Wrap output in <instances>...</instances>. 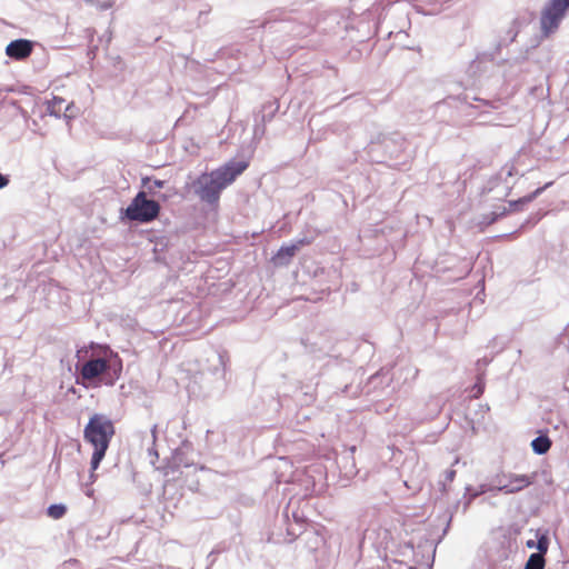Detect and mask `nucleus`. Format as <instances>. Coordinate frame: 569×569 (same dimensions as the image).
I'll list each match as a JSON object with an SVG mask.
<instances>
[{
    "mask_svg": "<svg viewBox=\"0 0 569 569\" xmlns=\"http://www.w3.org/2000/svg\"><path fill=\"white\" fill-rule=\"evenodd\" d=\"M76 358L79 377L84 386H113L121 376L122 361L107 346L90 343L81 347L77 350Z\"/></svg>",
    "mask_w": 569,
    "mask_h": 569,
    "instance_id": "f257e3e1",
    "label": "nucleus"
},
{
    "mask_svg": "<svg viewBox=\"0 0 569 569\" xmlns=\"http://www.w3.org/2000/svg\"><path fill=\"white\" fill-rule=\"evenodd\" d=\"M248 167L244 160L230 161L224 166L201 174L193 183L194 193L204 202L216 204L221 191L231 184Z\"/></svg>",
    "mask_w": 569,
    "mask_h": 569,
    "instance_id": "f03ea898",
    "label": "nucleus"
},
{
    "mask_svg": "<svg viewBox=\"0 0 569 569\" xmlns=\"http://www.w3.org/2000/svg\"><path fill=\"white\" fill-rule=\"evenodd\" d=\"M114 435V428L110 419L103 415H93L84 428V439L92 445L90 481L96 480L94 470L103 459L109 442Z\"/></svg>",
    "mask_w": 569,
    "mask_h": 569,
    "instance_id": "7ed1b4c3",
    "label": "nucleus"
},
{
    "mask_svg": "<svg viewBox=\"0 0 569 569\" xmlns=\"http://www.w3.org/2000/svg\"><path fill=\"white\" fill-rule=\"evenodd\" d=\"M160 211L157 201L148 199L144 192H139L123 210V217L131 221L150 222L154 220Z\"/></svg>",
    "mask_w": 569,
    "mask_h": 569,
    "instance_id": "20e7f679",
    "label": "nucleus"
},
{
    "mask_svg": "<svg viewBox=\"0 0 569 569\" xmlns=\"http://www.w3.org/2000/svg\"><path fill=\"white\" fill-rule=\"evenodd\" d=\"M567 11H569V0H550L541 11V32L546 37L553 33L558 29Z\"/></svg>",
    "mask_w": 569,
    "mask_h": 569,
    "instance_id": "39448f33",
    "label": "nucleus"
},
{
    "mask_svg": "<svg viewBox=\"0 0 569 569\" xmlns=\"http://www.w3.org/2000/svg\"><path fill=\"white\" fill-rule=\"evenodd\" d=\"M532 483V479L527 475L510 473L498 477L496 489L506 493L518 492Z\"/></svg>",
    "mask_w": 569,
    "mask_h": 569,
    "instance_id": "423d86ee",
    "label": "nucleus"
},
{
    "mask_svg": "<svg viewBox=\"0 0 569 569\" xmlns=\"http://www.w3.org/2000/svg\"><path fill=\"white\" fill-rule=\"evenodd\" d=\"M32 44L28 40H14L7 46L6 52L14 59H23L31 53Z\"/></svg>",
    "mask_w": 569,
    "mask_h": 569,
    "instance_id": "0eeeda50",
    "label": "nucleus"
},
{
    "mask_svg": "<svg viewBox=\"0 0 569 569\" xmlns=\"http://www.w3.org/2000/svg\"><path fill=\"white\" fill-rule=\"evenodd\" d=\"M64 99L60 97H53L50 101L47 102V111L52 116L59 117L62 110H64L63 116L66 118H73L76 116L72 111L73 106L71 103L64 106Z\"/></svg>",
    "mask_w": 569,
    "mask_h": 569,
    "instance_id": "6e6552de",
    "label": "nucleus"
},
{
    "mask_svg": "<svg viewBox=\"0 0 569 569\" xmlns=\"http://www.w3.org/2000/svg\"><path fill=\"white\" fill-rule=\"evenodd\" d=\"M302 242L288 244L281 247L278 252L272 258L274 264L283 266L287 264L290 259L296 254V252L299 250Z\"/></svg>",
    "mask_w": 569,
    "mask_h": 569,
    "instance_id": "1a4fd4ad",
    "label": "nucleus"
},
{
    "mask_svg": "<svg viewBox=\"0 0 569 569\" xmlns=\"http://www.w3.org/2000/svg\"><path fill=\"white\" fill-rule=\"evenodd\" d=\"M551 446L550 440L547 437H538L532 440L531 447L532 450L538 455L546 453Z\"/></svg>",
    "mask_w": 569,
    "mask_h": 569,
    "instance_id": "9d476101",
    "label": "nucleus"
},
{
    "mask_svg": "<svg viewBox=\"0 0 569 569\" xmlns=\"http://www.w3.org/2000/svg\"><path fill=\"white\" fill-rule=\"evenodd\" d=\"M537 538V549L539 551L538 555L543 556L549 548V538L547 533H540L539 531L536 533Z\"/></svg>",
    "mask_w": 569,
    "mask_h": 569,
    "instance_id": "9b49d317",
    "label": "nucleus"
},
{
    "mask_svg": "<svg viewBox=\"0 0 569 569\" xmlns=\"http://www.w3.org/2000/svg\"><path fill=\"white\" fill-rule=\"evenodd\" d=\"M545 560L543 556L533 553L530 556L528 562L526 563V569H543Z\"/></svg>",
    "mask_w": 569,
    "mask_h": 569,
    "instance_id": "f8f14e48",
    "label": "nucleus"
},
{
    "mask_svg": "<svg viewBox=\"0 0 569 569\" xmlns=\"http://www.w3.org/2000/svg\"><path fill=\"white\" fill-rule=\"evenodd\" d=\"M66 513L63 505H52L48 508V515L54 519L61 518Z\"/></svg>",
    "mask_w": 569,
    "mask_h": 569,
    "instance_id": "ddd939ff",
    "label": "nucleus"
},
{
    "mask_svg": "<svg viewBox=\"0 0 569 569\" xmlns=\"http://www.w3.org/2000/svg\"><path fill=\"white\" fill-rule=\"evenodd\" d=\"M541 189L536 190L531 196L525 198L522 201L529 202L531 201L537 194H539Z\"/></svg>",
    "mask_w": 569,
    "mask_h": 569,
    "instance_id": "4468645a",
    "label": "nucleus"
},
{
    "mask_svg": "<svg viewBox=\"0 0 569 569\" xmlns=\"http://www.w3.org/2000/svg\"><path fill=\"white\" fill-rule=\"evenodd\" d=\"M527 547H528L529 549H533V548H536V549H537V540H532V539L528 540V541H527Z\"/></svg>",
    "mask_w": 569,
    "mask_h": 569,
    "instance_id": "2eb2a0df",
    "label": "nucleus"
},
{
    "mask_svg": "<svg viewBox=\"0 0 569 569\" xmlns=\"http://www.w3.org/2000/svg\"><path fill=\"white\" fill-rule=\"evenodd\" d=\"M8 184V179L0 173V189Z\"/></svg>",
    "mask_w": 569,
    "mask_h": 569,
    "instance_id": "dca6fc26",
    "label": "nucleus"
},
{
    "mask_svg": "<svg viewBox=\"0 0 569 569\" xmlns=\"http://www.w3.org/2000/svg\"><path fill=\"white\" fill-rule=\"evenodd\" d=\"M86 495L88 497H92L93 496V489L92 488H88L87 491H86Z\"/></svg>",
    "mask_w": 569,
    "mask_h": 569,
    "instance_id": "f3484780",
    "label": "nucleus"
}]
</instances>
